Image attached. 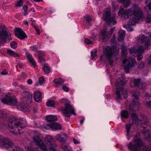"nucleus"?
<instances>
[{"label":"nucleus","instance_id":"nucleus-1","mask_svg":"<svg viewBox=\"0 0 151 151\" xmlns=\"http://www.w3.org/2000/svg\"><path fill=\"white\" fill-rule=\"evenodd\" d=\"M131 13L133 15V17L129 19L127 24L123 25L124 28L130 32L133 30V29L131 28V26L135 25L139 19L142 17L143 14L142 10L137 5L134 4L128 9L125 10L122 9H119L118 12L119 15H121V18L123 20L128 19L129 16V14Z\"/></svg>","mask_w":151,"mask_h":151},{"label":"nucleus","instance_id":"nucleus-2","mask_svg":"<svg viewBox=\"0 0 151 151\" xmlns=\"http://www.w3.org/2000/svg\"><path fill=\"white\" fill-rule=\"evenodd\" d=\"M27 122L22 120L17 121L15 117L10 118L8 121L5 120L3 123L4 126H7L10 132L13 134H16L17 132L19 134H22L24 132L22 129L25 127Z\"/></svg>","mask_w":151,"mask_h":151},{"label":"nucleus","instance_id":"nucleus-3","mask_svg":"<svg viewBox=\"0 0 151 151\" xmlns=\"http://www.w3.org/2000/svg\"><path fill=\"white\" fill-rule=\"evenodd\" d=\"M125 83H124V80L122 76L121 77L118 78L116 80V89L115 94L116 95L117 98L120 99L122 98L121 95V92L124 99L127 98L128 94L127 89L124 88Z\"/></svg>","mask_w":151,"mask_h":151},{"label":"nucleus","instance_id":"nucleus-4","mask_svg":"<svg viewBox=\"0 0 151 151\" xmlns=\"http://www.w3.org/2000/svg\"><path fill=\"white\" fill-rule=\"evenodd\" d=\"M11 34L9 31L3 23L0 24V46L5 43L7 40H11Z\"/></svg>","mask_w":151,"mask_h":151},{"label":"nucleus","instance_id":"nucleus-5","mask_svg":"<svg viewBox=\"0 0 151 151\" xmlns=\"http://www.w3.org/2000/svg\"><path fill=\"white\" fill-rule=\"evenodd\" d=\"M119 49L118 48H104L103 51L106 55L110 65H112L113 60L112 57L113 56L117 55L119 53Z\"/></svg>","mask_w":151,"mask_h":151},{"label":"nucleus","instance_id":"nucleus-6","mask_svg":"<svg viewBox=\"0 0 151 151\" xmlns=\"http://www.w3.org/2000/svg\"><path fill=\"white\" fill-rule=\"evenodd\" d=\"M1 145L9 149V151H24L18 147L13 145L11 140L8 138H3Z\"/></svg>","mask_w":151,"mask_h":151},{"label":"nucleus","instance_id":"nucleus-7","mask_svg":"<svg viewBox=\"0 0 151 151\" xmlns=\"http://www.w3.org/2000/svg\"><path fill=\"white\" fill-rule=\"evenodd\" d=\"M111 11L109 9H106L103 16L104 21L109 25H115L117 23L116 21L114 19L115 16L111 15Z\"/></svg>","mask_w":151,"mask_h":151},{"label":"nucleus","instance_id":"nucleus-8","mask_svg":"<svg viewBox=\"0 0 151 151\" xmlns=\"http://www.w3.org/2000/svg\"><path fill=\"white\" fill-rule=\"evenodd\" d=\"M68 100L65 99H62L61 102L65 104V108L63 111V113L65 116L70 117L71 114L76 115V114L74 112V109L70 104L67 102Z\"/></svg>","mask_w":151,"mask_h":151},{"label":"nucleus","instance_id":"nucleus-9","mask_svg":"<svg viewBox=\"0 0 151 151\" xmlns=\"http://www.w3.org/2000/svg\"><path fill=\"white\" fill-rule=\"evenodd\" d=\"M138 40L139 45L138 47H148L151 45V40L143 34L139 35Z\"/></svg>","mask_w":151,"mask_h":151},{"label":"nucleus","instance_id":"nucleus-10","mask_svg":"<svg viewBox=\"0 0 151 151\" xmlns=\"http://www.w3.org/2000/svg\"><path fill=\"white\" fill-rule=\"evenodd\" d=\"M4 104L11 106L15 105L17 103V101L15 96L6 95L1 100Z\"/></svg>","mask_w":151,"mask_h":151},{"label":"nucleus","instance_id":"nucleus-11","mask_svg":"<svg viewBox=\"0 0 151 151\" xmlns=\"http://www.w3.org/2000/svg\"><path fill=\"white\" fill-rule=\"evenodd\" d=\"M133 48L132 49L130 48L129 49L131 53L133 54L134 53L137 54L138 55L137 57V60L138 61L140 60L143 58V56L142 54L144 52L145 50H146V48L143 49V48H138L137 49L135 50Z\"/></svg>","mask_w":151,"mask_h":151},{"label":"nucleus","instance_id":"nucleus-12","mask_svg":"<svg viewBox=\"0 0 151 151\" xmlns=\"http://www.w3.org/2000/svg\"><path fill=\"white\" fill-rule=\"evenodd\" d=\"M136 64V60L135 59L132 58H130L129 60L128 63L127 64L125 65L124 67V69L125 72L128 73L129 71L133 68L135 65Z\"/></svg>","mask_w":151,"mask_h":151},{"label":"nucleus","instance_id":"nucleus-13","mask_svg":"<svg viewBox=\"0 0 151 151\" xmlns=\"http://www.w3.org/2000/svg\"><path fill=\"white\" fill-rule=\"evenodd\" d=\"M133 95L135 100H133L132 104L129 106V109L132 112H133L135 109H137L140 106V104L138 101L139 98L138 96L134 93Z\"/></svg>","mask_w":151,"mask_h":151},{"label":"nucleus","instance_id":"nucleus-14","mask_svg":"<svg viewBox=\"0 0 151 151\" xmlns=\"http://www.w3.org/2000/svg\"><path fill=\"white\" fill-rule=\"evenodd\" d=\"M14 34L17 37L21 40H24L27 37L25 33L22 29L19 28L15 29Z\"/></svg>","mask_w":151,"mask_h":151},{"label":"nucleus","instance_id":"nucleus-15","mask_svg":"<svg viewBox=\"0 0 151 151\" xmlns=\"http://www.w3.org/2000/svg\"><path fill=\"white\" fill-rule=\"evenodd\" d=\"M44 127L46 129H48L50 128L55 130L60 129H61L60 125L55 122L48 123L46 125H44Z\"/></svg>","mask_w":151,"mask_h":151},{"label":"nucleus","instance_id":"nucleus-16","mask_svg":"<svg viewBox=\"0 0 151 151\" xmlns=\"http://www.w3.org/2000/svg\"><path fill=\"white\" fill-rule=\"evenodd\" d=\"M131 81L132 82L130 83V84L131 87L136 86L140 89L142 88V84L140 79L133 78L132 79Z\"/></svg>","mask_w":151,"mask_h":151},{"label":"nucleus","instance_id":"nucleus-17","mask_svg":"<svg viewBox=\"0 0 151 151\" xmlns=\"http://www.w3.org/2000/svg\"><path fill=\"white\" fill-rule=\"evenodd\" d=\"M22 98L27 100V103L29 104L32 101V95L29 92L25 91L23 92L21 94Z\"/></svg>","mask_w":151,"mask_h":151},{"label":"nucleus","instance_id":"nucleus-18","mask_svg":"<svg viewBox=\"0 0 151 151\" xmlns=\"http://www.w3.org/2000/svg\"><path fill=\"white\" fill-rule=\"evenodd\" d=\"M132 118L133 120L136 121H137L140 124L145 125H147L148 123V120L146 117L142 119H139L137 115L135 113H132Z\"/></svg>","mask_w":151,"mask_h":151},{"label":"nucleus","instance_id":"nucleus-19","mask_svg":"<svg viewBox=\"0 0 151 151\" xmlns=\"http://www.w3.org/2000/svg\"><path fill=\"white\" fill-rule=\"evenodd\" d=\"M34 99L35 101L38 102L41 101L42 97L41 93L40 91H37L34 93Z\"/></svg>","mask_w":151,"mask_h":151},{"label":"nucleus","instance_id":"nucleus-20","mask_svg":"<svg viewBox=\"0 0 151 151\" xmlns=\"http://www.w3.org/2000/svg\"><path fill=\"white\" fill-rule=\"evenodd\" d=\"M45 141L47 144L49 145H53V146L55 145H53L54 143V139L50 135L46 136L45 139Z\"/></svg>","mask_w":151,"mask_h":151},{"label":"nucleus","instance_id":"nucleus-21","mask_svg":"<svg viewBox=\"0 0 151 151\" xmlns=\"http://www.w3.org/2000/svg\"><path fill=\"white\" fill-rule=\"evenodd\" d=\"M46 120L49 122H55L57 119V117L55 116L50 115L47 116L46 118Z\"/></svg>","mask_w":151,"mask_h":151},{"label":"nucleus","instance_id":"nucleus-22","mask_svg":"<svg viewBox=\"0 0 151 151\" xmlns=\"http://www.w3.org/2000/svg\"><path fill=\"white\" fill-rule=\"evenodd\" d=\"M27 107V105L24 102L19 103L17 106V108L20 111H23L26 109Z\"/></svg>","mask_w":151,"mask_h":151},{"label":"nucleus","instance_id":"nucleus-23","mask_svg":"<svg viewBox=\"0 0 151 151\" xmlns=\"http://www.w3.org/2000/svg\"><path fill=\"white\" fill-rule=\"evenodd\" d=\"M119 36L118 38V40L119 41H121L123 40L125 35V31L124 30H122L119 32Z\"/></svg>","mask_w":151,"mask_h":151},{"label":"nucleus","instance_id":"nucleus-24","mask_svg":"<svg viewBox=\"0 0 151 151\" xmlns=\"http://www.w3.org/2000/svg\"><path fill=\"white\" fill-rule=\"evenodd\" d=\"M32 50L37 53L38 57H44L45 56V54L42 51L38 50L37 48H32Z\"/></svg>","mask_w":151,"mask_h":151},{"label":"nucleus","instance_id":"nucleus-25","mask_svg":"<svg viewBox=\"0 0 151 151\" xmlns=\"http://www.w3.org/2000/svg\"><path fill=\"white\" fill-rule=\"evenodd\" d=\"M33 140L37 145H40V144L42 142L39 135L35 136L33 138Z\"/></svg>","mask_w":151,"mask_h":151},{"label":"nucleus","instance_id":"nucleus-26","mask_svg":"<svg viewBox=\"0 0 151 151\" xmlns=\"http://www.w3.org/2000/svg\"><path fill=\"white\" fill-rule=\"evenodd\" d=\"M43 69L46 74H48L51 71L50 68L48 66V65L47 64H45L43 65Z\"/></svg>","mask_w":151,"mask_h":151},{"label":"nucleus","instance_id":"nucleus-27","mask_svg":"<svg viewBox=\"0 0 151 151\" xmlns=\"http://www.w3.org/2000/svg\"><path fill=\"white\" fill-rule=\"evenodd\" d=\"M120 2L124 5V7L127 8L130 5V1L129 0H119Z\"/></svg>","mask_w":151,"mask_h":151},{"label":"nucleus","instance_id":"nucleus-28","mask_svg":"<svg viewBox=\"0 0 151 151\" xmlns=\"http://www.w3.org/2000/svg\"><path fill=\"white\" fill-rule=\"evenodd\" d=\"M117 43V42H116L115 38H112L111 40V43L112 44V47L107 46L106 47H117L119 45Z\"/></svg>","mask_w":151,"mask_h":151},{"label":"nucleus","instance_id":"nucleus-29","mask_svg":"<svg viewBox=\"0 0 151 151\" xmlns=\"http://www.w3.org/2000/svg\"><path fill=\"white\" fill-rule=\"evenodd\" d=\"M121 116L122 117L127 119L129 117V114L126 110H122L121 113Z\"/></svg>","mask_w":151,"mask_h":151},{"label":"nucleus","instance_id":"nucleus-30","mask_svg":"<svg viewBox=\"0 0 151 151\" xmlns=\"http://www.w3.org/2000/svg\"><path fill=\"white\" fill-rule=\"evenodd\" d=\"M55 138L57 140H59L63 143H64L65 142V139L62 137L61 135L60 134H57L55 137Z\"/></svg>","mask_w":151,"mask_h":151},{"label":"nucleus","instance_id":"nucleus-31","mask_svg":"<svg viewBox=\"0 0 151 151\" xmlns=\"http://www.w3.org/2000/svg\"><path fill=\"white\" fill-rule=\"evenodd\" d=\"M107 31L106 29H104L101 31V37L102 40H104L106 36Z\"/></svg>","mask_w":151,"mask_h":151},{"label":"nucleus","instance_id":"nucleus-32","mask_svg":"<svg viewBox=\"0 0 151 151\" xmlns=\"http://www.w3.org/2000/svg\"><path fill=\"white\" fill-rule=\"evenodd\" d=\"M126 130L127 135L128 136V139H129L130 138L129 137V133L130 132L131 129V125L130 124H127L126 126Z\"/></svg>","mask_w":151,"mask_h":151},{"label":"nucleus","instance_id":"nucleus-33","mask_svg":"<svg viewBox=\"0 0 151 151\" xmlns=\"http://www.w3.org/2000/svg\"><path fill=\"white\" fill-rule=\"evenodd\" d=\"M65 80L61 78H55L53 80V82L56 84H60L63 83Z\"/></svg>","mask_w":151,"mask_h":151},{"label":"nucleus","instance_id":"nucleus-34","mask_svg":"<svg viewBox=\"0 0 151 151\" xmlns=\"http://www.w3.org/2000/svg\"><path fill=\"white\" fill-rule=\"evenodd\" d=\"M55 104V103L53 100H49L47 102L46 105L47 106L50 107H54Z\"/></svg>","mask_w":151,"mask_h":151},{"label":"nucleus","instance_id":"nucleus-35","mask_svg":"<svg viewBox=\"0 0 151 151\" xmlns=\"http://www.w3.org/2000/svg\"><path fill=\"white\" fill-rule=\"evenodd\" d=\"M127 55V50L126 49V48H122V57L124 58L126 57Z\"/></svg>","mask_w":151,"mask_h":151},{"label":"nucleus","instance_id":"nucleus-36","mask_svg":"<svg viewBox=\"0 0 151 151\" xmlns=\"http://www.w3.org/2000/svg\"><path fill=\"white\" fill-rule=\"evenodd\" d=\"M24 12H23V14L24 16H26L28 14V7L27 5H24L22 7Z\"/></svg>","mask_w":151,"mask_h":151},{"label":"nucleus","instance_id":"nucleus-37","mask_svg":"<svg viewBox=\"0 0 151 151\" xmlns=\"http://www.w3.org/2000/svg\"><path fill=\"white\" fill-rule=\"evenodd\" d=\"M7 52L9 55L11 56H14V57H16L19 56V55L17 53H16L10 50H7Z\"/></svg>","mask_w":151,"mask_h":151},{"label":"nucleus","instance_id":"nucleus-38","mask_svg":"<svg viewBox=\"0 0 151 151\" xmlns=\"http://www.w3.org/2000/svg\"><path fill=\"white\" fill-rule=\"evenodd\" d=\"M38 81L39 82L38 83V82H37L35 84V85L36 86H38L39 85V84L40 85H42L45 81V80L43 77H41L39 78Z\"/></svg>","mask_w":151,"mask_h":151},{"label":"nucleus","instance_id":"nucleus-39","mask_svg":"<svg viewBox=\"0 0 151 151\" xmlns=\"http://www.w3.org/2000/svg\"><path fill=\"white\" fill-rule=\"evenodd\" d=\"M38 146L40 147L41 149H42L43 150L45 151H47V150L46 146L42 142L40 144V145H38Z\"/></svg>","mask_w":151,"mask_h":151},{"label":"nucleus","instance_id":"nucleus-40","mask_svg":"<svg viewBox=\"0 0 151 151\" xmlns=\"http://www.w3.org/2000/svg\"><path fill=\"white\" fill-rule=\"evenodd\" d=\"M146 23H149L151 22V15L148 13L147 14L146 19Z\"/></svg>","mask_w":151,"mask_h":151},{"label":"nucleus","instance_id":"nucleus-41","mask_svg":"<svg viewBox=\"0 0 151 151\" xmlns=\"http://www.w3.org/2000/svg\"><path fill=\"white\" fill-rule=\"evenodd\" d=\"M61 148L63 150V151H72V149L66 146L63 145L61 146Z\"/></svg>","mask_w":151,"mask_h":151},{"label":"nucleus","instance_id":"nucleus-42","mask_svg":"<svg viewBox=\"0 0 151 151\" xmlns=\"http://www.w3.org/2000/svg\"><path fill=\"white\" fill-rule=\"evenodd\" d=\"M23 4V0H19L15 4L16 7H21Z\"/></svg>","mask_w":151,"mask_h":151},{"label":"nucleus","instance_id":"nucleus-43","mask_svg":"<svg viewBox=\"0 0 151 151\" xmlns=\"http://www.w3.org/2000/svg\"><path fill=\"white\" fill-rule=\"evenodd\" d=\"M115 29V28H112L108 32L107 35V38H109L111 36V35L113 33V31H114Z\"/></svg>","mask_w":151,"mask_h":151},{"label":"nucleus","instance_id":"nucleus-44","mask_svg":"<svg viewBox=\"0 0 151 151\" xmlns=\"http://www.w3.org/2000/svg\"><path fill=\"white\" fill-rule=\"evenodd\" d=\"M96 50H94L93 51V50L91 51V55L92 59L94 60H95V57L96 56H97V55L96 54Z\"/></svg>","mask_w":151,"mask_h":151},{"label":"nucleus","instance_id":"nucleus-45","mask_svg":"<svg viewBox=\"0 0 151 151\" xmlns=\"http://www.w3.org/2000/svg\"><path fill=\"white\" fill-rule=\"evenodd\" d=\"M6 114L2 111H0V118H5L6 117Z\"/></svg>","mask_w":151,"mask_h":151},{"label":"nucleus","instance_id":"nucleus-46","mask_svg":"<svg viewBox=\"0 0 151 151\" xmlns=\"http://www.w3.org/2000/svg\"><path fill=\"white\" fill-rule=\"evenodd\" d=\"M26 55L27 58L29 61L33 59V57L32 56V55L29 53L26 52Z\"/></svg>","mask_w":151,"mask_h":151},{"label":"nucleus","instance_id":"nucleus-47","mask_svg":"<svg viewBox=\"0 0 151 151\" xmlns=\"http://www.w3.org/2000/svg\"><path fill=\"white\" fill-rule=\"evenodd\" d=\"M10 45L11 47H17V43L15 41H13L11 43Z\"/></svg>","mask_w":151,"mask_h":151},{"label":"nucleus","instance_id":"nucleus-48","mask_svg":"<svg viewBox=\"0 0 151 151\" xmlns=\"http://www.w3.org/2000/svg\"><path fill=\"white\" fill-rule=\"evenodd\" d=\"M34 28L36 31V34L38 35H40V32L38 27L36 26H34Z\"/></svg>","mask_w":151,"mask_h":151},{"label":"nucleus","instance_id":"nucleus-49","mask_svg":"<svg viewBox=\"0 0 151 151\" xmlns=\"http://www.w3.org/2000/svg\"><path fill=\"white\" fill-rule=\"evenodd\" d=\"M29 62L33 66L34 68L36 66V64L35 63V62L34 60V59H33L29 61Z\"/></svg>","mask_w":151,"mask_h":151},{"label":"nucleus","instance_id":"nucleus-50","mask_svg":"<svg viewBox=\"0 0 151 151\" xmlns=\"http://www.w3.org/2000/svg\"><path fill=\"white\" fill-rule=\"evenodd\" d=\"M145 66L144 63L143 62L140 63L138 65V68L139 69H142Z\"/></svg>","mask_w":151,"mask_h":151},{"label":"nucleus","instance_id":"nucleus-51","mask_svg":"<svg viewBox=\"0 0 151 151\" xmlns=\"http://www.w3.org/2000/svg\"><path fill=\"white\" fill-rule=\"evenodd\" d=\"M38 61L40 63H42L45 62V60L43 58V57H39L38 58Z\"/></svg>","mask_w":151,"mask_h":151},{"label":"nucleus","instance_id":"nucleus-52","mask_svg":"<svg viewBox=\"0 0 151 151\" xmlns=\"http://www.w3.org/2000/svg\"><path fill=\"white\" fill-rule=\"evenodd\" d=\"M85 42L88 44H92L93 43V42L92 41H91L87 38H86L85 39Z\"/></svg>","mask_w":151,"mask_h":151},{"label":"nucleus","instance_id":"nucleus-53","mask_svg":"<svg viewBox=\"0 0 151 151\" xmlns=\"http://www.w3.org/2000/svg\"><path fill=\"white\" fill-rule=\"evenodd\" d=\"M84 17L86 19V21L87 22H89L92 20L91 18L89 16H84Z\"/></svg>","mask_w":151,"mask_h":151},{"label":"nucleus","instance_id":"nucleus-54","mask_svg":"<svg viewBox=\"0 0 151 151\" xmlns=\"http://www.w3.org/2000/svg\"><path fill=\"white\" fill-rule=\"evenodd\" d=\"M62 89L65 92H68L69 91V88L66 86H64L62 87Z\"/></svg>","mask_w":151,"mask_h":151},{"label":"nucleus","instance_id":"nucleus-55","mask_svg":"<svg viewBox=\"0 0 151 151\" xmlns=\"http://www.w3.org/2000/svg\"><path fill=\"white\" fill-rule=\"evenodd\" d=\"M20 87L22 90H27V88L23 85H20L19 86Z\"/></svg>","mask_w":151,"mask_h":151},{"label":"nucleus","instance_id":"nucleus-56","mask_svg":"<svg viewBox=\"0 0 151 151\" xmlns=\"http://www.w3.org/2000/svg\"><path fill=\"white\" fill-rule=\"evenodd\" d=\"M7 72L5 70H3L1 73V74L3 75H4L7 74Z\"/></svg>","mask_w":151,"mask_h":151},{"label":"nucleus","instance_id":"nucleus-57","mask_svg":"<svg viewBox=\"0 0 151 151\" xmlns=\"http://www.w3.org/2000/svg\"><path fill=\"white\" fill-rule=\"evenodd\" d=\"M73 142L75 144H79V143H80L79 141L76 140L75 139H73Z\"/></svg>","mask_w":151,"mask_h":151},{"label":"nucleus","instance_id":"nucleus-58","mask_svg":"<svg viewBox=\"0 0 151 151\" xmlns=\"http://www.w3.org/2000/svg\"><path fill=\"white\" fill-rule=\"evenodd\" d=\"M128 46L126 43H124V42L121 45V47H127Z\"/></svg>","mask_w":151,"mask_h":151},{"label":"nucleus","instance_id":"nucleus-59","mask_svg":"<svg viewBox=\"0 0 151 151\" xmlns=\"http://www.w3.org/2000/svg\"><path fill=\"white\" fill-rule=\"evenodd\" d=\"M50 151H56V150H55V148L51 146L50 147Z\"/></svg>","mask_w":151,"mask_h":151},{"label":"nucleus","instance_id":"nucleus-60","mask_svg":"<svg viewBox=\"0 0 151 151\" xmlns=\"http://www.w3.org/2000/svg\"><path fill=\"white\" fill-rule=\"evenodd\" d=\"M27 83L29 84H31L32 83V81L31 79H29L27 80Z\"/></svg>","mask_w":151,"mask_h":151},{"label":"nucleus","instance_id":"nucleus-61","mask_svg":"<svg viewBox=\"0 0 151 151\" xmlns=\"http://www.w3.org/2000/svg\"><path fill=\"white\" fill-rule=\"evenodd\" d=\"M150 1H151V0H146V4L147 6V5L150 4V3H151Z\"/></svg>","mask_w":151,"mask_h":151},{"label":"nucleus","instance_id":"nucleus-62","mask_svg":"<svg viewBox=\"0 0 151 151\" xmlns=\"http://www.w3.org/2000/svg\"><path fill=\"white\" fill-rule=\"evenodd\" d=\"M3 138L4 137H3L0 135V145H1Z\"/></svg>","mask_w":151,"mask_h":151},{"label":"nucleus","instance_id":"nucleus-63","mask_svg":"<svg viewBox=\"0 0 151 151\" xmlns=\"http://www.w3.org/2000/svg\"><path fill=\"white\" fill-rule=\"evenodd\" d=\"M18 65L20 68H21L23 66V64L22 63H18Z\"/></svg>","mask_w":151,"mask_h":151},{"label":"nucleus","instance_id":"nucleus-64","mask_svg":"<svg viewBox=\"0 0 151 151\" xmlns=\"http://www.w3.org/2000/svg\"><path fill=\"white\" fill-rule=\"evenodd\" d=\"M30 11L32 12H35V10L34 8H32L30 9Z\"/></svg>","mask_w":151,"mask_h":151}]
</instances>
